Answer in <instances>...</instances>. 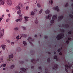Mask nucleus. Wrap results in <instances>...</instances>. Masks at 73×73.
Wrapping results in <instances>:
<instances>
[{"mask_svg":"<svg viewBox=\"0 0 73 73\" xmlns=\"http://www.w3.org/2000/svg\"><path fill=\"white\" fill-rule=\"evenodd\" d=\"M64 37V33L62 34H60L56 36V39L58 40H60V39H62L63 37Z\"/></svg>","mask_w":73,"mask_h":73,"instance_id":"obj_1","label":"nucleus"},{"mask_svg":"<svg viewBox=\"0 0 73 73\" xmlns=\"http://www.w3.org/2000/svg\"><path fill=\"white\" fill-rule=\"evenodd\" d=\"M68 65L67 64H66L65 66V70L66 71V72H68V68L70 69V68H71V66H72V64H70L68 63Z\"/></svg>","mask_w":73,"mask_h":73,"instance_id":"obj_2","label":"nucleus"},{"mask_svg":"<svg viewBox=\"0 0 73 73\" xmlns=\"http://www.w3.org/2000/svg\"><path fill=\"white\" fill-rule=\"evenodd\" d=\"M4 30L3 29L1 30V29H0V39L3 37L4 35Z\"/></svg>","mask_w":73,"mask_h":73,"instance_id":"obj_3","label":"nucleus"},{"mask_svg":"<svg viewBox=\"0 0 73 73\" xmlns=\"http://www.w3.org/2000/svg\"><path fill=\"white\" fill-rule=\"evenodd\" d=\"M21 70H22L19 73H27V70L28 69V68L25 69L24 68H22L20 69Z\"/></svg>","mask_w":73,"mask_h":73,"instance_id":"obj_4","label":"nucleus"},{"mask_svg":"<svg viewBox=\"0 0 73 73\" xmlns=\"http://www.w3.org/2000/svg\"><path fill=\"white\" fill-rule=\"evenodd\" d=\"M31 61L33 64H36L37 62L39 61V59L38 58L37 60L35 59H33V60H31Z\"/></svg>","mask_w":73,"mask_h":73,"instance_id":"obj_5","label":"nucleus"},{"mask_svg":"<svg viewBox=\"0 0 73 73\" xmlns=\"http://www.w3.org/2000/svg\"><path fill=\"white\" fill-rule=\"evenodd\" d=\"M60 27H64L65 28H69V25L68 24H66V25H64V24L59 25Z\"/></svg>","mask_w":73,"mask_h":73,"instance_id":"obj_6","label":"nucleus"},{"mask_svg":"<svg viewBox=\"0 0 73 73\" xmlns=\"http://www.w3.org/2000/svg\"><path fill=\"white\" fill-rule=\"evenodd\" d=\"M7 3L9 5H11L12 4V1L11 0H7Z\"/></svg>","mask_w":73,"mask_h":73,"instance_id":"obj_7","label":"nucleus"},{"mask_svg":"<svg viewBox=\"0 0 73 73\" xmlns=\"http://www.w3.org/2000/svg\"><path fill=\"white\" fill-rule=\"evenodd\" d=\"M58 65L56 64H55L53 66V67L52 68V69L53 70H54V69H56L57 68H58Z\"/></svg>","mask_w":73,"mask_h":73,"instance_id":"obj_8","label":"nucleus"},{"mask_svg":"<svg viewBox=\"0 0 73 73\" xmlns=\"http://www.w3.org/2000/svg\"><path fill=\"white\" fill-rule=\"evenodd\" d=\"M52 17V14H50L48 16H46V19H48V18L49 20H50L51 19V17Z\"/></svg>","mask_w":73,"mask_h":73,"instance_id":"obj_9","label":"nucleus"},{"mask_svg":"<svg viewBox=\"0 0 73 73\" xmlns=\"http://www.w3.org/2000/svg\"><path fill=\"white\" fill-rule=\"evenodd\" d=\"M64 17L63 16H59L58 17V21H60L61 20H62V19H63Z\"/></svg>","mask_w":73,"mask_h":73,"instance_id":"obj_10","label":"nucleus"},{"mask_svg":"<svg viewBox=\"0 0 73 73\" xmlns=\"http://www.w3.org/2000/svg\"><path fill=\"white\" fill-rule=\"evenodd\" d=\"M57 19V15H53L52 17V20H56Z\"/></svg>","mask_w":73,"mask_h":73,"instance_id":"obj_11","label":"nucleus"},{"mask_svg":"<svg viewBox=\"0 0 73 73\" xmlns=\"http://www.w3.org/2000/svg\"><path fill=\"white\" fill-rule=\"evenodd\" d=\"M62 47H61L60 48H59L57 50L58 52H59V53H60L59 54V55H60V56H61L62 55V53L61 52H60L61 51V50H62Z\"/></svg>","mask_w":73,"mask_h":73,"instance_id":"obj_12","label":"nucleus"},{"mask_svg":"<svg viewBox=\"0 0 73 73\" xmlns=\"http://www.w3.org/2000/svg\"><path fill=\"white\" fill-rule=\"evenodd\" d=\"M0 3H1L0 4V5H4V1L0 0Z\"/></svg>","mask_w":73,"mask_h":73,"instance_id":"obj_13","label":"nucleus"},{"mask_svg":"<svg viewBox=\"0 0 73 73\" xmlns=\"http://www.w3.org/2000/svg\"><path fill=\"white\" fill-rule=\"evenodd\" d=\"M28 41H34V39H32V38L30 36L29 37V38L27 39Z\"/></svg>","mask_w":73,"mask_h":73,"instance_id":"obj_14","label":"nucleus"},{"mask_svg":"<svg viewBox=\"0 0 73 73\" xmlns=\"http://www.w3.org/2000/svg\"><path fill=\"white\" fill-rule=\"evenodd\" d=\"M6 64H1V66H0V68H1L2 67H4V68H5V67L6 66Z\"/></svg>","mask_w":73,"mask_h":73,"instance_id":"obj_15","label":"nucleus"},{"mask_svg":"<svg viewBox=\"0 0 73 73\" xmlns=\"http://www.w3.org/2000/svg\"><path fill=\"white\" fill-rule=\"evenodd\" d=\"M71 40V38H68V40H67V41L66 42V44H68V43H69V40Z\"/></svg>","mask_w":73,"mask_h":73,"instance_id":"obj_16","label":"nucleus"},{"mask_svg":"<svg viewBox=\"0 0 73 73\" xmlns=\"http://www.w3.org/2000/svg\"><path fill=\"white\" fill-rule=\"evenodd\" d=\"M55 10L56 11H57V12H58L59 11H60V9H58V6H56L55 7Z\"/></svg>","mask_w":73,"mask_h":73,"instance_id":"obj_17","label":"nucleus"},{"mask_svg":"<svg viewBox=\"0 0 73 73\" xmlns=\"http://www.w3.org/2000/svg\"><path fill=\"white\" fill-rule=\"evenodd\" d=\"M15 21L17 22H18L19 21V22H21V21H22V19H21L19 18V19L16 20Z\"/></svg>","mask_w":73,"mask_h":73,"instance_id":"obj_18","label":"nucleus"},{"mask_svg":"<svg viewBox=\"0 0 73 73\" xmlns=\"http://www.w3.org/2000/svg\"><path fill=\"white\" fill-rule=\"evenodd\" d=\"M31 54L32 55H34L35 54V51L34 50H32L31 52Z\"/></svg>","mask_w":73,"mask_h":73,"instance_id":"obj_19","label":"nucleus"},{"mask_svg":"<svg viewBox=\"0 0 73 73\" xmlns=\"http://www.w3.org/2000/svg\"><path fill=\"white\" fill-rule=\"evenodd\" d=\"M15 67V65L13 64L11 65L10 66V69H13Z\"/></svg>","mask_w":73,"mask_h":73,"instance_id":"obj_20","label":"nucleus"},{"mask_svg":"<svg viewBox=\"0 0 73 73\" xmlns=\"http://www.w3.org/2000/svg\"><path fill=\"white\" fill-rule=\"evenodd\" d=\"M9 58H13V55L12 54L10 55H9Z\"/></svg>","mask_w":73,"mask_h":73,"instance_id":"obj_21","label":"nucleus"},{"mask_svg":"<svg viewBox=\"0 0 73 73\" xmlns=\"http://www.w3.org/2000/svg\"><path fill=\"white\" fill-rule=\"evenodd\" d=\"M19 19H20L21 20L22 19V20H23V15H19Z\"/></svg>","mask_w":73,"mask_h":73,"instance_id":"obj_22","label":"nucleus"},{"mask_svg":"<svg viewBox=\"0 0 73 73\" xmlns=\"http://www.w3.org/2000/svg\"><path fill=\"white\" fill-rule=\"evenodd\" d=\"M21 28H22V29H23V30H24V31L26 30V29H27V28L24 26H22L21 27Z\"/></svg>","mask_w":73,"mask_h":73,"instance_id":"obj_23","label":"nucleus"},{"mask_svg":"<svg viewBox=\"0 0 73 73\" xmlns=\"http://www.w3.org/2000/svg\"><path fill=\"white\" fill-rule=\"evenodd\" d=\"M46 14H49V13L50 12V11H49L48 9L46 11H45Z\"/></svg>","mask_w":73,"mask_h":73,"instance_id":"obj_24","label":"nucleus"},{"mask_svg":"<svg viewBox=\"0 0 73 73\" xmlns=\"http://www.w3.org/2000/svg\"><path fill=\"white\" fill-rule=\"evenodd\" d=\"M69 16L70 17V18H71V19H73V15L72 14H70L69 15Z\"/></svg>","mask_w":73,"mask_h":73,"instance_id":"obj_25","label":"nucleus"},{"mask_svg":"<svg viewBox=\"0 0 73 73\" xmlns=\"http://www.w3.org/2000/svg\"><path fill=\"white\" fill-rule=\"evenodd\" d=\"M4 62V61H3V58H0V62Z\"/></svg>","mask_w":73,"mask_h":73,"instance_id":"obj_26","label":"nucleus"},{"mask_svg":"<svg viewBox=\"0 0 73 73\" xmlns=\"http://www.w3.org/2000/svg\"><path fill=\"white\" fill-rule=\"evenodd\" d=\"M23 44L24 45H27V42L25 41H23Z\"/></svg>","mask_w":73,"mask_h":73,"instance_id":"obj_27","label":"nucleus"},{"mask_svg":"<svg viewBox=\"0 0 73 73\" xmlns=\"http://www.w3.org/2000/svg\"><path fill=\"white\" fill-rule=\"evenodd\" d=\"M53 1L52 0H51V1H49V3L50 4H53Z\"/></svg>","mask_w":73,"mask_h":73,"instance_id":"obj_28","label":"nucleus"},{"mask_svg":"<svg viewBox=\"0 0 73 73\" xmlns=\"http://www.w3.org/2000/svg\"><path fill=\"white\" fill-rule=\"evenodd\" d=\"M50 23H54V20H51L50 21Z\"/></svg>","mask_w":73,"mask_h":73,"instance_id":"obj_29","label":"nucleus"},{"mask_svg":"<svg viewBox=\"0 0 73 73\" xmlns=\"http://www.w3.org/2000/svg\"><path fill=\"white\" fill-rule=\"evenodd\" d=\"M37 5L38 7H39V8H40L41 7V5H40V3H38L37 4Z\"/></svg>","mask_w":73,"mask_h":73,"instance_id":"obj_30","label":"nucleus"},{"mask_svg":"<svg viewBox=\"0 0 73 73\" xmlns=\"http://www.w3.org/2000/svg\"><path fill=\"white\" fill-rule=\"evenodd\" d=\"M45 73H48V70L47 69H45Z\"/></svg>","mask_w":73,"mask_h":73,"instance_id":"obj_31","label":"nucleus"},{"mask_svg":"<svg viewBox=\"0 0 73 73\" xmlns=\"http://www.w3.org/2000/svg\"><path fill=\"white\" fill-rule=\"evenodd\" d=\"M19 63H20V64H23L24 63V61H22L20 60L19 61Z\"/></svg>","mask_w":73,"mask_h":73,"instance_id":"obj_32","label":"nucleus"},{"mask_svg":"<svg viewBox=\"0 0 73 73\" xmlns=\"http://www.w3.org/2000/svg\"><path fill=\"white\" fill-rule=\"evenodd\" d=\"M16 8L17 9V10H18V11H19V10H20V7H16Z\"/></svg>","mask_w":73,"mask_h":73,"instance_id":"obj_33","label":"nucleus"},{"mask_svg":"<svg viewBox=\"0 0 73 73\" xmlns=\"http://www.w3.org/2000/svg\"><path fill=\"white\" fill-rule=\"evenodd\" d=\"M19 30V28L18 27H15L14 28V30L15 31H18Z\"/></svg>","mask_w":73,"mask_h":73,"instance_id":"obj_34","label":"nucleus"},{"mask_svg":"<svg viewBox=\"0 0 73 73\" xmlns=\"http://www.w3.org/2000/svg\"><path fill=\"white\" fill-rule=\"evenodd\" d=\"M61 32H62L63 33H64L65 32V30H64V29H62L60 30Z\"/></svg>","mask_w":73,"mask_h":73,"instance_id":"obj_35","label":"nucleus"},{"mask_svg":"<svg viewBox=\"0 0 73 73\" xmlns=\"http://www.w3.org/2000/svg\"><path fill=\"white\" fill-rule=\"evenodd\" d=\"M18 51H20L21 50V49L19 47L18 48Z\"/></svg>","mask_w":73,"mask_h":73,"instance_id":"obj_36","label":"nucleus"},{"mask_svg":"<svg viewBox=\"0 0 73 73\" xmlns=\"http://www.w3.org/2000/svg\"><path fill=\"white\" fill-rule=\"evenodd\" d=\"M43 11V10L42 9L40 10V11H39V14H41L42 13V11Z\"/></svg>","mask_w":73,"mask_h":73,"instance_id":"obj_37","label":"nucleus"},{"mask_svg":"<svg viewBox=\"0 0 73 73\" xmlns=\"http://www.w3.org/2000/svg\"><path fill=\"white\" fill-rule=\"evenodd\" d=\"M50 61V58H49L48 59H47V61L48 62H49Z\"/></svg>","mask_w":73,"mask_h":73,"instance_id":"obj_38","label":"nucleus"},{"mask_svg":"<svg viewBox=\"0 0 73 73\" xmlns=\"http://www.w3.org/2000/svg\"><path fill=\"white\" fill-rule=\"evenodd\" d=\"M2 47V49H3V50H5V46H3Z\"/></svg>","mask_w":73,"mask_h":73,"instance_id":"obj_39","label":"nucleus"},{"mask_svg":"<svg viewBox=\"0 0 73 73\" xmlns=\"http://www.w3.org/2000/svg\"><path fill=\"white\" fill-rule=\"evenodd\" d=\"M68 33L69 34V35H71V34L72 33V31H69L68 32Z\"/></svg>","mask_w":73,"mask_h":73,"instance_id":"obj_40","label":"nucleus"},{"mask_svg":"<svg viewBox=\"0 0 73 73\" xmlns=\"http://www.w3.org/2000/svg\"><path fill=\"white\" fill-rule=\"evenodd\" d=\"M29 42L30 44H31V45L32 46H33V44L32 43V42H31L29 41Z\"/></svg>","mask_w":73,"mask_h":73,"instance_id":"obj_41","label":"nucleus"},{"mask_svg":"<svg viewBox=\"0 0 73 73\" xmlns=\"http://www.w3.org/2000/svg\"><path fill=\"white\" fill-rule=\"evenodd\" d=\"M57 58V56L56 55H55V56H54V59H56Z\"/></svg>","mask_w":73,"mask_h":73,"instance_id":"obj_42","label":"nucleus"},{"mask_svg":"<svg viewBox=\"0 0 73 73\" xmlns=\"http://www.w3.org/2000/svg\"><path fill=\"white\" fill-rule=\"evenodd\" d=\"M31 15L33 16V15H35V13H34V12H33L32 11L31 12Z\"/></svg>","mask_w":73,"mask_h":73,"instance_id":"obj_43","label":"nucleus"},{"mask_svg":"<svg viewBox=\"0 0 73 73\" xmlns=\"http://www.w3.org/2000/svg\"><path fill=\"white\" fill-rule=\"evenodd\" d=\"M68 5H69L68 4V3H66V4L65 7H68Z\"/></svg>","mask_w":73,"mask_h":73,"instance_id":"obj_44","label":"nucleus"},{"mask_svg":"<svg viewBox=\"0 0 73 73\" xmlns=\"http://www.w3.org/2000/svg\"><path fill=\"white\" fill-rule=\"evenodd\" d=\"M31 69H35V68L34 67V66H32L31 67Z\"/></svg>","mask_w":73,"mask_h":73,"instance_id":"obj_45","label":"nucleus"},{"mask_svg":"<svg viewBox=\"0 0 73 73\" xmlns=\"http://www.w3.org/2000/svg\"><path fill=\"white\" fill-rule=\"evenodd\" d=\"M19 37H20V36H18L16 37V38L17 39H19Z\"/></svg>","mask_w":73,"mask_h":73,"instance_id":"obj_46","label":"nucleus"},{"mask_svg":"<svg viewBox=\"0 0 73 73\" xmlns=\"http://www.w3.org/2000/svg\"><path fill=\"white\" fill-rule=\"evenodd\" d=\"M44 38L45 39H47V38H48V37L47 36H46L44 37Z\"/></svg>","mask_w":73,"mask_h":73,"instance_id":"obj_47","label":"nucleus"},{"mask_svg":"<svg viewBox=\"0 0 73 73\" xmlns=\"http://www.w3.org/2000/svg\"><path fill=\"white\" fill-rule=\"evenodd\" d=\"M35 23L36 24H37L38 23V21H37V20H36L35 21Z\"/></svg>","mask_w":73,"mask_h":73,"instance_id":"obj_48","label":"nucleus"},{"mask_svg":"<svg viewBox=\"0 0 73 73\" xmlns=\"http://www.w3.org/2000/svg\"><path fill=\"white\" fill-rule=\"evenodd\" d=\"M38 69H40V70H42V68H41V67L40 66L39 67H38Z\"/></svg>","mask_w":73,"mask_h":73,"instance_id":"obj_49","label":"nucleus"},{"mask_svg":"<svg viewBox=\"0 0 73 73\" xmlns=\"http://www.w3.org/2000/svg\"><path fill=\"white\" fill-rule=\"evenodd\" d=\"M17 14L18 15H20L21 13L19 11H18L17 13Z\"/></svg>","mask_w":73,"mask_h":73,"instance_id":"obj_50","label":"nucleus"},{"mask_svg":"<svg viewBox=\"0 0 73 73\" xmlns=\"http://www.w3.org/2000/svg\"><path fill=\"white\" fill-rule=\"evenodd\" d=\"M25 21H28V19L27 18V19H25Z\"/></svg>","mask_w":73,"mask_h":73,"instance_id":"obj_51","label":"nucleus"},{"mask_svg":"<svg viewBox=\"0 0 73 73\" xmlns=\"http://www.w3.org/2000/svg\"><path fill=\"white\" fill-rule=\"evenodd\" d=\"M28 18L29 17H24V19H28Z\"/></svg>","mask_w":73,"mask_h":73,"instance_id":"obj_52","label":"nucleus"},{"mask_svg":"<svg viewBox=\"0 0 73 73\" xmlns=\"http://www.w3.org/2000/svg\"><path fill=\"white\" fill-rule=\"evenodd\" d=\"M11 45H13L14 44V42H12L11 43Z\"/></svg>","mask_w":73,"mask_h":73,"instance_id":"obj_53","label":"nucleus"},{"mask_svg":"<svg viewBox=\"0 0 73 73\" xmlns=\"http://www.w3.org/2000/svg\"><path fill=\"white\" fill-rule=\"evenodd\" d=\"M22 36H23V37H25V34H22Z\"/></svg>","mask_w":73,"mask_h":73,"instance_id":"obj_54","label":"nucleus"},{"mask_svg":"<svg viewBox=\"0 0 73 73\" xmlns=\"http://www.w3.org/2000/svg\"><path fill=\"white\" fill-rule=\"evenodd\" d=\"M8 16H9V17H11V15L10 14H8Z\"/></svg>","mask_w":73,"mask_h":73,"instance_id":"obj_55","label":"nucleus"},{"mask_svg":"<svg viewBox=\"0 0 73 73\" xmlns=\"http://www.w3.org/2000/svg\"><path fill=\"white\" fill-rule=\"evenodd\" d=\"M28 8H29V7H26V9L27 10H28Z\"/></svg>","mask_w":73,"mask_h":73,"instance_id":"obj_56","label":"nucleus"},{"mask_svg":"<svg viewBox=\"0 0 73 73\" xmlns=\"http://www.w3.org/2000/svg\"><path fill=\"white\" fill-rule=\"evenodd\" d=\"M9 21V19H7L6 21V22H8V21Z\"/></svg>","mask_w":73,"mask_h":73,"instance_id":"obj_57","label":"nucleus"},{"mask_svg":"<svg viewBox=\"0 0 73 73\" xmlns=\"http://www.w3.org/2000/svg\"><path fill=\"white\" fill-rule=\"evenodd\" d=\"M7 42H8V43H11V42H10V41L9 40H8Z\"/></svg>","mask_w":73,"mask_h":73,"instance_id":"obj_58","label":"nucleus"},{"mask_svg":"<svg viewBox=\"0 0 73 73\" xmlns=\"http://www.w3.org/2000/svg\"><path fill=\"white\" fill-rule=\"evenodd\" d=\"M47 53H48V54H51V53L50 52H48Z\"/></svg>","mask_w":73,"mask_h":73,"instance_id":"obj_59","label":"nucleus"},{"mask_svg":"<svg viewBox=\"0 0 73 73\" xmlns=\"http://www.w3.org/2000/svg\"><path fill=\"white\" fill-rule=\"evenodd\" d=\"M6 11H7V12H9V11L8 10H6Z\"/></svg>","mask_w":73,"mask_h":73,"instance_id":"obj_60","label":"nucleus"},{"mask_svg":"<svg viewBox=\"0 0 73 73\" xmlns=\"http://www.w3.org/2000/svg\"><path fill=\"white\" fill-rule=\"evenodd\" d=\"M1 20H2V19H1V18L0 17V21H1Z\"/></svg>","mask_w":73,"mask_h":73,"instance_id":"obj_61","label":"nucleus"},{"mask_svg":"<svg viewBox=\"0 0 73 73\" xmlns=\"http://www.w3.org/2000/svg\"><path fill=\"white\" fill-rule=\"evenodd\" d=\"M54 54H56V52L55 51L54 52Z\"/></svg>","mask_w":73,"mask_h":73,"instance_id":"obj_62","label":"nucleus"},{"mask_svg":"<svg viewBox=\"0 0 73 73\" xmlns=\"http://www.w3.org/2000/svg\"><path fill=\"white\" fill-rule=\"evenodd\" d=\"M3 69V70H5L6 69L5 68H4Z\"/></svg>","mask_w":73,"mask_h":73,"instance_id":"obj_63","label":"nucleus"},{"mask_svg":"<svg viewBox=\"0 0 73 73\" xmlns=\"http://www.w3.org/2000/svg\"><path fill=\"white\" fill-rule=\"evenodd\" d=\"M35 37H37V35H35Z\"/></svg>","mask_w":73,"mask_h":73,"instance_id":"obj_64","label":"nucleus"}]
</instances>
